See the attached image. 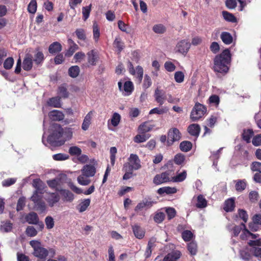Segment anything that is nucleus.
I'll list each match as a JSON object with an SVG mask.
<instances>
[{"instance_id": "1", "label": "nucleus", "mask_w": 261, "mask_h": 261, "mask_svg": "<svg viewBox=\"0 0 261 261\" xmlns=\"http://www.w3.org/2000/svg\"><path fill=\"white\" fill-rule=\"evenodd\" d=\"M231 56L230 51L226 49L219 55L216 56L214 59V70L220 73H226L228 71V65L230 62Z\"/></svg>"}, {"instance_id": "2", "label": "nucleus", "mask_w": 261, "mask_h": 261, "mask_svg": "<svg viewBox=\"0 0 261 261\" xmlns=\"http://www.w3.org/2000/svg\"><path fill=\"white\" fill-rule=\"evenodd\" d=\"M50 129L52 132L46 141L44 139V136H43V143L46 146L48 144L52 146H60L63 144L65 140H61L60 139L63 135L64 132L61 125L57 123L53 124L51 126Z\"/></svg>"}, {"instance_id": "3", "label": "nucleus", "mask_w": 261, "mask_h": 261, "mask_svg": "<svg viewBox=\"0 0 261 261\" xmlns=\"http://www.w3.org/2000/svg\"><path fill=\"white\" fill-rule=\"evenodd\" d=\"M30 245L33 248V254L34 256L45 260L49 254L48 249L44 248L40 242L32 240L30 242Z\"/></svg>"}, {"instance_id": "4", "label": "nucleus", "mask_w": 261, "mask_h": 261, "mask_svg": "<svg viewBox=\"0 0 261 261\" xmlns=\"http://www.w3.org/2000/svg\"><path fill=\"white\" fill-rule=\"evenodd\" d=\"M206 111V109L203 105L197 103L191 111L190 118L193 121H196L204 115Z\"/></svg>"}, {"instance_id": "5", "label": "nucleus", "mask_w": 261, "mask_h": 261, "mask_svg": "<svg viewBox=\"0 0 261 261\" xmlns=\"http://www.w3.org/2000/svg\"><path fill=\"white\" fill-rule=\"evenodd\" d=\"M172 171H167L160 174H157L153 178V182L155 185H160L164 182L171 181Z\"/></svg>"}, {"instance_id": "6", "label": "nucleus", "mask_w": 261, "mask_h": 261, "mask_svg": "<svg viewBox=\"0 0 261 261\" xmlns=\"http://www.w3.org/2000/svg\"><path fill=\"white\" fill-rule=\"evenodd\" d=\"M190 47L191 43L188 40L186 39L182 40L177 42L175 48V51L183 55H186Z\"/></svg>"}, {"instance_id": "7", "label": "nucleus", "mask_w": 261, "mask_h": 261, "mask_svg": "<svg viewBox=\"0 0 261 261\" xmlns=\"http://www.w3.org/2000/svg\"><path fill=\"white\" fill-rule=\"evenodd\" d=\"M129 163L124 166L129 168V170H138L141 168L140 160L137 155L131 154L128 159Z\"/></svg>"}, {"instance_id": "8", "label": "nucleus", "mask_w": 261, "mask_h": 261, "mask_svg": "<svg viewBox=\"0 0 261 261\" xmlns=\"http://www.w3.org/2000/svg\"><path fill=\"white\" fill-rule=\"evenodd\" d=\"M181 138V134L176 128H172L169 129L168 134L167 143L169 146L171 145L174 142L178 141Z\"/></svg>"}, {"instance_id": "9", "label": "nucleus", "mask_w": 261, "mask_h": 261, "mask_svg": "<svg viewBox=\"0 0 261 261\" xmlns=\"http://www.w3.org/2000/svg\"><path fill=\"white\" fill-rule=\"evenodd\" d=\"M154 202L148 199H144L139 202L135 207V211L139 212L143 209H147L150 208Z\"/></svg>"}, {"instance_id": "10", "label": "nucleus", "mask_w": 261, "mask_h": 261, "mask_svg": "<svg viewBox=\"0 0 261 261\" xmlns=\"http://www.w3.org/2000/svg\"><path fill=\"white\" fill-rule=\"evenodd\" d=\"M154 96L155 101L159 103L160 105H163L166 99L165 91L158 88L155 90Z\"/></svg>"}, {"instance_id": "11", "label": "nucleus", "mask_w": 261, "mask_h": 261, "mask_svg": "<svg viewBox=\"0 0 261 261\" xmlns=\"http://www.w3.org/2000/svg\"><path fill=\"white\" fill-rule=\"evenodd\" d=\"M48 117L52 121H59L64 118V115L61 111L54 110L48 113Z\"/></svg>"}, {"instance_id": "12", "label": "nucleus", "mask_w": 261, "mask_h": 261, "mask_svg": "<svg viewBox=\"0 0 261 261\" xmlns=\"http://www.w3.org/2000/svg\"><path fill=\"white\" fill-rule=\"evenodd\" d=\"M81 172L86 176L92 177L96 173V168L93 165H86L83 167Z\"/></svg>"}, {"instance_id": "13", "label": "nucleus", "mask_w": 261, "mask_h": 261, "mask_svg": "<svg viewBox=\"0 0 261 261\" xmlns=\"http://www.w3.org/2000/svg\"><path fill=\"white\" fill-rule=\"evenodd\" d=\"M33 67L32 57L29 54L26 55L22 63V68L24 70L29 71Z\"/></svg>"}, {"instance_id": "14", "label": "nucleus", "mask_w": 261, "mask_h": 261, "mask_svg": "<svg viewBox=\"0 0 261 261\" xmlns=\"http://www.w3.org/2000/svg\"><path fill=\"white\" fill-rule=\"evenodd\" d=\"M135 236L138 239H142L145 236V230L138 225H135L132 227Z\"/></svg>"}, {"instance_id": "15", "label": "nucleus", "mask_w": 261, "mask_h": 261, "mask_svg": "<svg viewBox=\"0 0 261 261\" xmlns=\"http://www.w3.org/2000/svg\"><path fill=\"white\" fill-rule=\"evenodd\" d=\"M88 62L91 65H95L98 60V55L96 51L92 50L87 53Z\"/></svg>"}, {"instance_id": "16", "label": "nucleus", "mask_w": 261, "mask_h": 261, "mask_svg": "<svg viewBox=\"0 0 261 261\" xmlns=\"http://www.w3.org/2000/svg\"><path fill=\"white\" fill-rule=\"evenodd\" d=\"M242 225L244 228V229L243 230V233L241 234L240 237L242 239L244 240L246 238L248 237H251V238L253 240H256L257 239L260 238L258 234H253L251 232H250L246 228V226L244 223H242Z\"/></svg>"}, {"instance_id": "17", "label": "nucleus", "mask_w": 261, "mask_h": 261, "mask_svg": "<svg viewBox=\"0 0 261 261\" xmlns=\"http://www.w3.org/2000/svg\"><path fill=\"white\" fill-rule=\"evenodd\" d=\"M200 131V126L197 124H192L188 127V132L193 136L197 137Z\"/></svg>"}, {"instance_id": "18", "label": "nucleus", "mask_w": 261, "mask_h": 261, "mask_svg": "<svg viewBox=\"0 0 261 261\" xmlns=\"http://www.w3.org/2000/svg\"><path fill=\"white\" fill-rule=\"evenodd\" d=\"M93 113L92 111L89 112L85 117L83 122L82 125V128L84 130H87L91 122V120L92 118Z\"/></svg>"}, {"instance_id": "19", "label": "nucleus", "mask_w": 261, "mask_h": 261, "mask_svg": "<svg viewBox=\"0 0 261 261\" xmlns=\"http://www.w3.org/2000/svg\"><path fill=\"white\" fill-rule=\"evenodd\" d=\"M47 103L48 106L54 108H61L62 106L61 97L57 96L50 98L47 100Z\"/></svg>"}, {"instance_id": "20", "label": "nucleus", "mask_w": 261, "mask_h": 261, "mask_svg": "<svg viewBox=\"0 0 261 261\" xmlns=\"http://www.w3.org/2000/svg\"><path fill=\"white\" fill-rule=\"evenodd\" d=\"M153 125L148 122H145L140 125L138 128V130L141 134H145L152 130Z\"/></svg>"}, {"instance_id": "21", "label": "nucleus", "mask_w": 261, "mask_h": 261, "mask_svg": "<svg viewBox=\"0 0 261 261\" xmlns=\"http://www.w3.org/2000/svg\"><path fill=\"white\" fill-rule=\"evenodd\" d=\"M26 221L30 224H36L39 221L38 215L34 212H31L25 217Z\"/></svg>"}, {"instance_id": "22", "label": "nucleus", "mask_w": 261, "mask_h": 261, "mask_svg": "<svg viewBox=\"0 0 261 261\" xmlns=\"http://www.w3.org/2000/svg\"><path fill=\"white\" fill-rule=\"evenodd\" d=\"M220 38L223 42L225 44H230L233 41V38L231 35L226 32H222L220 35Z\"/></svg>"}, {"instance_id": "23", "label": "nucleus", "mask_w": 261, "mask_h": 261, "mask_svg": "<svg viewBox=\"0 0 261 261\" xmlns=\"http://www.w3.org/2000/svg\"><path fill=\"white\" fill-rule=\"evenodd\" d=\"M173 172L172 171L171 181L173 182H181L184 181L187 177V172L184 171L181 173H178L176 176H173Z\"/></svg>"}, {"instance_id": "24", "label": "nucleus", "mask_w": 261, "mask_h": 261, "mask_svg": "<svg viewBox=\"0 0 261 261\" xmlns=\"http://www.w3.org/2000/svg\"><path fill=\"white\" fill-rule=\"evenodd\" d=\"M57 190L59 191V189H57ZM60 191L65 201L71 202L74 199V195L69 190H61Z\"/></svg>"}, {"instance_id": "25", "label": "nucleus", "mask_w": 261, "mask_h": 261, "mask_svg": "<svg viewBox=\"0 0 261 261\" xmlns=\"http://www.w3.org/2000/svg\"><path fill=\"white\" fill-rule=\"evenodd\" d=\"M62 50V45L58 42H54L51 44L48 48V51L50 54H55Z\"/></svg>"}, {"instance_id": "26", "label": "nucleus", "mask_w": 261, "mask_h": 261, "mask_svg": "<svg viewBox=\"0 0 261 261\" xmlns=\"http://www.w3.org/2000/svg\"><path fill=\"white\" fill-rule=\"evenodd\" d=\"M180 257V253L178 251L168 254L164 258L163 261H176Z\"/></svg>"}, {"instance_id": "27", "label": "nucleus", "mask_w": 261, "mask_h": 261, "mask_svg": "<svg viewBox=\"0 0 261 261\" xmlns=\"http://www.w3.org/2000/svg\"><path fill=\"white\" fill-rule=\"evenodd\" d=\"M46 200L49 206L52 207L55 203L59 201L60 197L58 194L55 193H51L47 197Z\"/></svg>"}, {"instance_id": "28", "label": "nucleus", "mask_w": 261, "mask_h": 261, "mask_svg": "<svg viewBox=\"0 0 261 261\" xmlns=\"http://www.w3.org/2000/svg\"><path fill=\"white\" fill-rule=\"evenodd\" d=\"M134 90V85L132 82L126 81L124 84L123 90L125 92L124 95H129Z\"/></svg>"}, {"instance_id": "29", "label": "nucleus", "mask_w": 261, "mask_h": 261, "mask_svg": "<svg viewBox=\"0 0 261 261\" xmlns=\"http://www.w3.org/2000/svg\"><path fill=\"white\" fill-rule=\"evenodd\" d=\"M234 207V200L233 198H230L225 201L224 203V210L226 212H231L233 211Z\"/></svg>"}, {"instance_id": "30", "label": "nucleus", "mask_w": 261, "mask_h": 261, "mask_svg": "<svg viewBox=\"0 0 261 261\" xmlns=\"http://www.w3.org/2000/svg\"><path fill=\"white\" fill-rule=\"evenodd\" d=\"M44 59L42 52L37 50L34 55L33 60L35 64L39 65L42 63Z\"/></svg>"}, {"instance_id": "31", "label": "nucleus", "mask_w": 261, "mask_h": 261, "mask_svg": "<svg viewBox=\"0 0 261 261\" xmlns=\"http://www.w3.org/2000/svg\"><path fill=\"white\" fill-rule=\"evenodd\" d=\"M33 187L36 189L37 192L42 193L43 191V185L42 181L40 179H35L33 180Z\"/></svg>"}, {"instance_id": "32", "label": "nucleus", "mask_w": 261, "mask_h": 261, "mask_svg": "<svg viewBox=\"0 0 261 261\" xmlns=\"http://www.w3.org/2000/svg\"><path fill=\"white\" fill-rule=\"evenodd\" d=\"M150 136L149 134H142L141 135H136L134 141L136 143H140L145 142L147 139L150 138Z\"/></svg>"}, {"instance_id": "33", "label": "nucleus", "mask_w": 261, "mask_h": 261, "mask_svg": "<svg viewBox=\"0 0 261 261\" xmlns=\"http://www.w3.org/2000/svg\"><path fill=\"white\" fill-rule=\"evenodd\" d=\"M198 208H204L207 205V201L202 195H199L197 197V202L196 204Z\"/></svg>"}, {"instance_id": "34", "label": "nucleus", "mask_w": 261, "mask_h": 261, "mask_svg": "<svg viewBox=\"0 0 261 261\" xmlns=\"http://www.w3.org/2000/svg\"><path fill=\"white\" fill-rule=\"evenodd\" d=\"M89 177L86 176L83 173L78 176L77 181L79 184L83 186H86L90 184V180L89 179Z\"/></svg>"}, {"instance_id": "35", "label": "nucleus", "mask_w": 261, "mask_h": 261, "mask_svg": "<svg viewBox=\"0 0 261 261\" xmlns=\"http://www.w3.org/2000/svg\"><path fill=\"white\" fill-rule=\"evenodd\" d=\"M80 71V68L78 66H73L68 69V74L70 76L75 78L79 75Z\"/></svg>"}, {"instance_id": "36", "label": "nucleus", "mask_w": 261, "mask_h": 261, "mask_svg": "<svg viewBox=\"0 0 261 261\" xmlns=\"http://www.w3.org/2000/svg\"><path fill=\"white\" fill-rule=\"evenodd\" d=\"M192 143L188 141H182L179 145L180 150L185 152L189 151L192 148Z\"/></svg>"}, {"instance_id": "37", "label": "nucleus", "mask_w": 261, "mask_h": 261, "mask_svg": "<svg viewBox=\"0 0 261 261\" xmlns=\"http://www.w3.org/2000/svg\"><path fill=\"white\" fill-rule=\"evenodd\" d=\"M246 187V182L245 180H238L236 181V190L238 192H242Z\"/></svg>"}, {"instance_id": "38", "label": "nucleus", "mask_w": 261, "mask_h": 261, "mask_svg": "<svg viewBox=\"0 0 261 261\" xmlns=\"http://www.w3.org/2000/svg\"><path fill=\"white\" fill-rule=\"evenodd\" d=\"M253 135V132L252 129L244 130L242 134V137L244 141L247 143L250 142V139Z\"/></svg>"}, {"instance_id": "39", "label": "nucleus", "mask_w": 261, "mask_h": 261, "mask_svg": "<svg viewBox=\"0 0 261 261\" xmlns=\"http://www.w3.org/2000/svg\"><path fill=\"white\" fill-rule=\"evenodd\" d=\"M153 31L156 34H163L166 31V27L162 24H156L152 28Z\"/></svg>"}, {"instance_id": "40", "label": "nucleus", "mask_w": 261, "mask_h": 261, "mask_svg": "<svg viewBox=\"0 0 261 261\" xmlns=\"http://www.w3.org/2000/svg\"><path fill=\"white\" fill-rule=\"evenodd\" d=\"M75 33L79 40L87 42L85 32L83 29H77Z\"/></svg>"}, {"instance_id": "41", "label": "nucleus", "mask_w": 261, "mask_h": 261, "mask_svg": "<svg viewBox=\"0 0 261 261\" xmlns=\"http://www.w3.org/2000/svg\"><path fill=\"white\" fill-rule=\"evenodd\" d=\"M135 71L136 74L134 75H136L139 83L140 84L143 79V69L141 66H137Z\"/></svg>"}, {"instance_id": "42", "label": "nucleus", "mask_w": 261, "mask_h": 261, "mask_svg": "<svg viewBox=\"0 0 261 261\" xmlns=\"http://www.w3.org/2000/svg\"><path fill=\"white\" fill-rule=\"evenodd\" d=\"M188 249L192 255H195L197 252V245L195 242H192L188 245Z\"/></svg>"}, {"instance_id": "43", "label": "nucleus", "mask_w": 261, "mask_h": 261, "mask_svg": "<svg viewBox=\"0 0 261 261\" xmlns=\"http://www.w3.org/2000/svg\"><path fill=\"white\" fill-rule=\"evenodd\" d=\"M90 203V200L89 199H85L79 204V211L80 212L82 213L86 210L87 207L89 206Z\"/></svg>"}, {"instance_id": "44", "label": "nucleus", "mask_w": 261, "mask_h": 261, "mask_svg": "<svg viewBox=\"0 0 261 261\" xmlns=\"http://www.w3.org/2000/svg\"><path fill=\"white\" fill-rule=\"evenodd\" d=\"M222 15L224 19L228 21L234 22L237 21L236 17L232 14L227 11H223Z\"/></svg>"}, {"instance_id": "45", "label": "nucleus", "mask_w": 261, "mask_h": 261, "mask_svg": "<svg viewBox=\"0 0 261 261\" xmlns=\"http://www.w3.org/2000/svg\"><path fill=\"white\" fill-rule=\"evenodd\" d=\"M93 39L95 42H97L100 36V32L96 22H94L93 25Z\"/></svg>"}, {"instance_id": "46", "label": "nucleus", "mask_w": 261, "mask_h": 261, "mask_svg": "<svg viewBox=\"0 0 261 261\" xmlns=\"http://www.w3.org/2000/svg\"><path fill=\"white\" fill-rule=\"evenodd\" d=\"M168 109L166 108H155L151 109L149 112V114H163L168 111Z\"/></svg>"}, {"instance_id": "47", "label": "nucleus", "mask_w": 261, "mask_h": 261, "mask_svg": "<svg viewBox=\"0 0 261 261\" xmlns=\"http://www.w3.org/2000/svg\"><path fill=\"white\" fill-rule=\"evenodd\" d=\"M121 116L120 115L117 113H114L112 116V119H111V123L114 126H117L120 121Z\"/></svg>"}, {"instance_id": "48", "label": "nucleus", "mask_w": 261, "mask_h": 261, "mask_svg": "<svg viewBox=\"0 0 261 261\" xmlns=\"http://www.w3.org/2000/svg\"><path fill=\"white\" fill-rule=\"evenodd\" d=\"M37 10V2L36 0H31L28 7V10L30 13L34 14Z\"/></svg>"}, {"instance_id": "49", "label": "nucleus", "mask_w": 261, "mask_h": 261, "mask_svg": "<svg viewBox=\"0 0 261 261\" xmlns=\"http://www.w3.org/2000/svg\"><path fill=\"white\" fill-rule=\"evenodd\" d=\"M45 223L46 228L48 229H51L55 225V221L51 216H47L45 219Z\"/></svg>"}, {"instance_id": "50", "label": "nucleus", "mask_w": 261, "mask_h": 261, "mask_svg": "<svg viewBox=\"0 0 261 261\" xmlns=\"http://www.w3.org/2000/svg\"><path fill=\"white\" fill-rule=\"evenodd\" d=\"M185 75L181 71H176L174 73L175 81L178 83H181L184 82Z\"/></svg>"}, {"instance_id": "51", "label": "nucleus", "mask_w": 261, "mask_h": 261, "mask_svg": "<svg viewBox=\"0 0 261 261\" xmlns=\"http://www.w3.org/2000/svg\"><path fill=\"white\" fill-rule=\"evenodd\" d=\"M152 85V81L150 77L147 74L145 75L143 84V88L146 89L150 87Z\"/></svg>"}, {"instance_id": "52", "label": "nucleus", "mask_w": 261, "mask_h": 261, "mask_svg": "<svg viewBox=\"0 0 261 261\" xmlns=\"http://www.w3.org/2000/svg\"><path fill=\"white\" fill-rule=\"evenodd\" d=\"M237 1H238L241 4L242 3L241 0H227L226 1V6L229 9H234L237 5Z\"/></svg>"}, {"instance_id": "53", "label": "nucleus", "mask_w": 261, "mask_h": 261, "mask_svg": "<svg viewBox=\"0 0 261 261\" xmlns=\"http://www.w3.org/2000/svg\"><path fill=\"white\" fill-rule=\"evenodd\" d=\"M91 5L88 6L84 7L82 8V13L83 15V18L84 20L88 19L89 16V14L91 11Z\"/></svg>"}, {"instance_id": "54", "label": "nucleus", "mask_w": 261, "mask_h": 261, "mask_svg": "<svg viewBox=\"0 0 261 261\" xmlns=\"http://www.w3.org/2000/svg\"><path fill=\"white\" fill-rule=\"evenodd\" d=\"M185 160V156L181 153L176 154L174 158V162L177 165L181 164Z\"/></svg>"}, {"instance_id": "55", "label": "nucleus", "mask_w": 261, "mask_h": 261, "mask_svg": "<svg viewBox=\"0 0 261 261\" xmlns=\"http://www.w3.org/2000/svg\"><path fill=\"white\" fill-rule=\"evenodd\" d=\"M114 45L118 49L119 53L121 52L124 47V44L119 38H116L115 39Z\"/></svg>"}, {"instance_id": "56", "label": "nucleus", "mask_w": 261, "mask_h": 261, "mask_svg": "<svg viewBox=\"0 0 261 261\" xmlns=\"http://www.w3.org/2000/svg\"><path fill=\"white\" fill-rule=\"evenodd\" d=\"M193 237V233L190 230H185L182 233V238L185 241H189Z\"/></svg>"}, {"instance_id": "57", "label": "nucleus", "mask_w": 261, "mask_h": 261, "mask_svg": "<svg viewBox=\"0 0 261 261\" xmlns=\"http://www.w3.org/2000/svg\"><path fill=\"white\" fill-rule=\"evenodd\" d=\"M118 25L119 29L124 32H126L127 33H129V29L128 27V26L122 21L119 20L118 22Z\"/></svg>"}, {"instance_id": "58", "label": "nucleus", "mask_w": 261, "mask_h": 261, "mask_svg": "<svg viewBox=\"0 0 261 261\" xmlns=\"http://www.w3.org/2000/svg\"><path fill=\"white\" fill-rule=\"evenodd\" d=\"M82 152V150L77 146H72L69 148V153L71 155H80Z\"/></svg>"}, {"instance_id": "59", "label": "nucleus", "mask_w": 261, "mask_h": 261, "mask_svg": "<svg viewBox=\"0 0 261 261\" xmlns=\"http://www.w3.org/2000/svg\"><path fill=\"white\" fill-rule=\"evenodd\" d=\"M79 49V46L77 44H74V45H71L66 53H65V56L67 57L71 56L73 53Z\"/></svg>"}, {"instance_id": "60", "label": "nucleus", "mask_w": 261, "mask_h": 261, "mask_svg": "<svg viewBox=\"0 0 261 261\" xmlns=\"http://www.w3.org/2000/svg\"><path fill=\"white\" fill-rule=\"evenodd\" d=\"M251 169L252 171H257L261 173V163L254 162L251 165Z\"/></svg>"}, {"instance_id": "61", "label": "nucleus", "mask_w": 261, "mask_h": 261, "mask_svg": "<svg viewBox=\"0 0 261 261\" xmlns=\"http://www.w3.org/2000/svg\"><path fill=\"white\" fill-rule=\"evenodd\" d=\"M14 64V60L12 58H7L4 63V67L6 69H10Z\"/></svg>"}, {"instance_id": "62", "label": "nucleus", "mask_w": 261, "mask_h": 261, "mask_svg": "<svg viewBox=\"0 0 261 261\" xmlns=\"http://www.w3.org/2000/svg\"><path fill=\"white\" fill-rule=\"evenodd\" d=\"M249 198L250 200L252 202L257 201L258 198V193L255 191H252L249 193Z\"/></svg>"}, {"instance_id": "63", "label": "nucleus", "mask_w": 261, "mask_h": 261, "mask_svg": "<svg viewBox=\"0 0 261 261\" xmlns=\"http://www.w3.org/2000/svg\"><path fill=\"white\" fill-rule=\"evenodd\" d=\"M164 218L165 214L162 212H159L155 215L154 220L155 222L160 223L164 220Z\"/></svg>"}, {"instance_id": "64", "label": "nucleus", "mask_w": 261, "mask_h": 261, "mask_svg": "<svg viewBox=\"0 0 261 261\" xmlns=\"http://www.w3.org/2000/svg\"><path fill=\"white\" fill-rule=\"evenodd\" d=\"M248 244L253 247H258L261 246V238H258L256 240H250Z\"/></svg>"}]
</instances>
